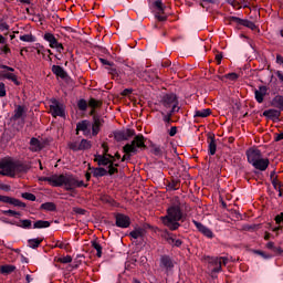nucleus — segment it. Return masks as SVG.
Instances as JSON below:
<instances>
[{"label":"nucleus","instance_id":"obj_1","mask_svg":"<svg viewBox=\"0 0 283 283\" xmlns=\"http://www.w3.org/2000/svg\"><path fill=\"white\" fill-rule=\"evenodd\" d=\"M51 187H64L67 191L77 189V187H87L83 180H77L72 175H52L44 178Z\"/></svg>","mask_w":283,"mask_h":283},{"label":"nucleus","instance_id":"obj_2","mask_svg":"<svg viewBox=\"0 0 283 283\" xmlns=\"http://www.w3.org/2000/svg\"><path fill=\"white\" fill-rule=\"evenodd\" d=\"M248 163L259 171H266L269 169V158L262 157V153L255 148H250L247 151Z\"/></svg>","mask_w":283,"mask_h":283},{"label":"nucleus","instance_id":"obj_3","mask_svg":"<svg viewBox=\"0 0 283 283\" xmlns=\"http://www.w3.org/2000/svg\"><path fill=\"white\" fill-rule=\"evenodd\" d=\"M182 218V212L180 211V207L172 206L168 208L167 216L161 217V220L165 224V227H168V229H171V231H176L178 227H180V220Z\"/></svg>","mask_w":283,"mask_h":283},{"label":"nucleus","instance_id":"obj_4","mask_svg":"<svg viewBox=\"0 0 283 283\" xmlns=\"http://www.w3.org/2000/svg\"><path fill=\"white\" fill-rule=\"evenodd\" d=\"M140 149H145V137L137 135L130 144L124 146V153L122 160H129L132 154H138Z\"/></svg>","mask_w":283,"mask_h":283},{"label":"nucleus","instance_id":"obj_5","mask_svg":"<svg viewBox=\"0 0 283 283\" xmlns=\"http://www.w3.org/2000/svg\"><path fill=\"white\" fill-rule=\"evenodd\" d=\"M104 149V155H97L95 156V163H98V165H108V174L113 176V174H116L118 169H116V166H114V156L107 154V145H102Z\"/></svg>","mask_w":283,"mask_h":283},{"label":"nucleus","instance_id":"obj_6","mask_svg":"<svg viewBox=\"0 0 283 283\" xmlns=\"http://www.w3.org/2000/svg\"><path fill=\"white\" fill-rule=\"evenodd\" d=\"M18 167L10 159H2L0 161V175L1 176H17Z\"/></svg>","mask_w":283,"mask_h":283},{"label":"nucleus","instance_id":"obj_7","mask_svg":"<svg viewBox=\"0 0 283 283\" xmlns=\"http://www.w3.org/2000/svg\"><path fill=\"white\" fill-rule=\"evenodd\" d=\"M206 262L211 273H220L222 264H227V258H211L207 256Z\"/></svg>","mask_w":283,"mask_h":283},{"label":"nucleus","instance_id":"obj_8","mask_svg":"<svg viewBox=\"0 0 283 283\" xmlns=\"http://www.w3.org/2000/svg\"><path fill=\"white\" fill-rule=\"evenodd\" d=\"M50 114L56 118V116H60L63 118L65 116V106L56 99H51L50 101Z\"/></svg>","mask_w":283,"mask_h":283},{"label":"nucleus","instance_id":"obj_9","mask_svg":"<svg viewBox=\"0 0 283 283\" xmlns=\"http://www.w3.org/2000/svg\"><path fill=\"white\" fill-rule=\"evenodd\" d=\"M2 70L0 72V78H7L8 81H12L15 85H19V80H17V74H14V69L10 66L2 65L0 66Z\"/></svg>","mask_w":283,"mask_h":283},{"label":"nucleus","instance_id":"obj_10","mask_svg":"<svg viewBox=\"0 0 283 283\" xmlns=\"http://www.w3.org/2000/svg\"><path fill=\"white\" fill-rule=\"evenodd\" d=\"M178 102L176 101V95H166L164 97L163 106L165 107V112H170V114H174Z\"/></svg>","mask_w":283,"mask_h":283},{"label":"nucleus","instance_id":"obj_11","mask_svg":"<svg viewBox=\"0 0 283 283\" xmlns=\"http://www.w3.org/2000/svg\"><path fill=\"white\" fill-rule=\"evenodd\" d=\"M44 41H48L49 46L52 48L53 50H56L57 52H63V44L59 43L54 34L45 33Z\"/></svg>","mask_w":283,"mask_h":283},{"label":"nucleus","instance_id":"obj_12","mask_svg":"<svg viewBox=\"0 0 283 283\" xmlns=\"http://www.w3.org/2000/svg\"><path fill=\"white\" fill-rule=\"evenodd\" d=\"M116 224L118 227H120L122 229H127V227H129V224H132V221H130L129 217H127L125 214H117L116 216Z\"/></svg>","mask_w":283,"mask_h":283},{"label":"nucleus","instance_id":"obj_13","mask_svg":"<svg viewBox=\"0 0 283 283\" xmlns=\"http://www.w3.org/2000/svg\"><path fill=\"white\" fill-rule=\"evenodd\" d=\"M0 202H4L6 205H13V207H25L23 202L19 201V199H14L8 196L0 195Z\"/></svg>","mask_w":283,"mask_h":283},{"label":"nucleus","instance_id":"obj_14","mask_svg":"<svg viewBox=\"0 0 283 283\" xmlns=\"http://www.w3.org/2000/svg\"><path fill=\"white\" fill-rule=\"evenodd\" d=\"M92 125L87 120H83L77 124L76 132H83L84 136H90Z\"/></svg>","mask_w":283,"mask_h":283},{"label":"nucleus","instance_id":"obj_15","mask_svg":"<svg viewBox=\"0 0 283 283\" xmlns=\"http://www.w3.org/2000/svg\"><path fill=\"white\" fill-rule=\"evenodd\" d=\"M195 227H197L198 231H200V233H202L203 235H206V238H213V232L205 227L202 223L198 222V221H193Z\"/></svg>","mask_w":283,"mask_h":283},{"label":"nucleus","instance_id":"obj_16","mask_svg":"<svg viewBox=\"0 0 283 283\" xmlns=\"http://www.w3.org/2000/svg\"><path fill=\"white\" fill-rule=\"evenodd\" d=\"M266 92H268L266 86H261V87H259V90H256V91L254 92V94H255V101H258L259 103H263L264 96H266Z\"/></svg>","mask_w":283,"mask_h":283},{"label":"nucleus","instance_id":"obj_17","mask_svg":"<svg viewBox=\"0 0 283 283\" xmlns=\"http://www.w3.org/2000/svg\"><path fill=\"white\" fill-rule=\"evenodd\" d=\"M27 112H28V108H25V106L18 105L14 109L13 118L15 120L19 118H23Z\"/></svg>","mask_w":283,"mask_h":283},{"label":"nucleus","instance_id":"obj_18","mask_svg":"<svg viewBox=\"0 0 283 283\" xmlns=\"http://www.w3.org/2000/svg\"><path fill=\"white\" fill-rule=\"evenodd\" d=\"M263 116L271 118L272 120H277L280 118V111L277 109H268L263 112Z\"/></svg>","mask_w":283,"mask_h":283},{"label":"nucleus","instance_id":"obj_19","mask_svg":"<svg viewBox=\"0 0 283 283\" xmlns=\"http://www.w3.org/2000/svg\"><path fill=\"white\" fill-rule=\"evenodd\" d=\"M101 125H102L101 118L94 117V123H93V126H92V135L93 136L98 135V133L101 132Z\"/></svg>","mask_w":283,"mask_h":283},{"label":"nucleus","instance_id":"obj_20","mask_svg":"<svg viewBox=\"0 0 283 283\" xmlns=\"http://www.w3.org/2000/svg\"><path fill=\"white\" fill-rule=\"evenodd\" d=\"M42 147L43 146L41 145V142H39V139L31 138V140H30V149H31V151H41Z\"/></svg>","mask_w":283,"mask_h":283},{"label":"nucleus","instance_id":"obj_21","mask_svg":"<svg viewBox=\"0 0 283 283\" xmlns=\"http://www.w3.org/2000/svg\"><path fill=\"white\" fill-rule=\"evenodd\" d=\"M207 116H211V109H209V108H203L201 111L195 112L196 118H207Z\"/></svg>","mask_w":283,"mask_h":283},{"label":"nucleus","instance_id":"obj_22","mask_svg":"<svg viewBox=\"0 0 283 283\" xmlns=\"http://www.w3.org/2000/svg\"><path fill=\"white\" fill-rule=\"evenodd\" d=\"M52 72L56 76H60V78H65V71L63 70V67H61L59 65H53L52 66Z\"/></svg>","mask_w":283,"mask_h":283},{"label":"nucleus","instance_id":"obj_23","mask_svg":"<svg viewBox=\"0 0 283 283\" xmlns=\"http://www.w3.org/2000/svg\"><path fill=\"white\" fill-rule=\"evenodd\" d=\"M33 49L36 51V54H41V56H43V59H45V54L48 52V49H45V46H43L41 43H36Z\"/></svg>","mask_w":283,"mask_h":283},{"label":"nucleus","instance_id":"obj_24","mask_svg":"<svg viewBox=\"0 0 283 283\" xmlns=\"http://www.w3.org/2000/svg\"><path fill=\"white\" fill-rule=\"evenodd\" d=\"M50 221L39 220L33 224V229H48Z\"/></svg>","mask_w":283,"mask_h":283},{"label":"nucleus","instance_id":"obj_25","mask_svg":"<svg viewBox=\"0 0 283 283\" xmlns=\"http://www.w3.org/2000/svg\"><path fill=\"white\" fill-rule=\"evenodd\" d=\"M92 148V142L87 139H82L80 142V151H83L85 149H91Z\"/></svg>","mask_w":283,"mask_h":283},{"label":"nucleus","instance_id":"obj_26","mask_svg":"<svg viewBox=\"0 0 283 283\" xmlns=\"http://www.w3.org/2000/svg\"><path fill=\"white\" fill-rule=\"evenodd\" d=\"M43 242V239H31L28 241L30 249H38V247Z\"/></svg>","mask_w":283,"mask_h":283},{"label":"nucleus","instance_id":"obj_27","mask_svg":"<svg viewBox=\"0 0 283 283\" xmlns=\"http://www.w3.org/2000/svg\"><path fill=\"white\" fill-rule=\"evenodd\" d=\"M20 41H23L24 43H34L36 39L32 34H24L20 36Z\"/></svg>","mask_w":283,"mask_h":283},{"label":"nucleus","instance_id":"obj_28","mask_svg":"<svg viewBox=\"0 0 283 283\" xmlns=\"http://www.w3.org/2000/svg\"><path fill=\"white\" fill-rule=\"evenodd\" d=\"M41 209H44V211H54L56 206L53 202H46L41 205Z\"/></svg>","mask_w":283,"mask_h":283},{"label":"nucleus","instance_id":"obj_29","mask_svg":"<svg viewBox=\"0 0 283 283\" xmlns=\"http://www.w3.org/2000/svg\"><path fill=\"white\" fill-rule=\"evenodd\" d=\"M92 247L93 249H95V251H97L96 253L97 258H101L103 255V248L101 247V244H98V242L96 241H93Z\"/></svg>","mask_w":283,"mask_h":283},{"label":"nucleus","instance_id":"obj_30","mask_svg":"<svg viewBox=\"0 0 283 283\" xmlns=\"http://www.w3.org/2000/svg\"><path fill=\"white\" fill-rule=\"evenodd\" d=\"M18 227H21L22 229H30L32 227V221L28 219L20 220Z\"/></svg>","mask_w":283,"mask_h":283},{"label":"nucleus","instance_id":"obj_31","mask_svg":"<svg viewBox=\"0 0 283 283\" xmlns=\"http://www.w3.org/2000/svg\"><path fill=\"white\" fill-rule=\"evenodd\" d=\"M105 174H107V170H105L104 168L93 169V176H95L96 178H98L101 176H105Z\"/></svg>","mask_w":283,"mask_h":283},{"label":"nucleus","instance_id":"obj_32","mask_svg":"<svg viewBox=\"0 0 283 283\" xmlns=\"http://www.w3.org/2000/svg\"><path fill=\"white\" fill-rule=\"evenodd\" d=\"M216 149H217L216 140L211 139L210 143H209V154L211 156L216 155Z\"/></svg>","mask_w":283,"mask_h":283},{"label":"nucleus","instance_id":"obj_33","mask_svg":"<svg viewBox=\"0 0 283 283\" xmlns=\"http://www.w3.org/2000/svg\"><path fill=\"white\" fill-rule=\"evenodd\" d=\"M69 147L73 151H81V142L71 143L69 144Z\"/></svg>","mask_w":283,"mask_h":283},{"label":"nucleus","instance_id":"obj_34","mask_svg":"<svg viewBox=\"0 0 283 283\" xmlns=\"http://www.w3.org/2000/svg\"><path fill=\"white\" fill-rule=\"evenodd\" d=\"M1 273H12V271H14V266L13 265H2L0 268Z\"/></svg>","mask_w":283,"mask_h":283},{"label":"nucleus","instance_id":"obj_35","mask_svg":"<svg viewBox=\"0 0 283 283\" xmlns=\"http://www.w3.org/2000/svg\"><path fill=\"white\" fill-rule=\"evenodd\" d=\"M241 25H244L245 28H249L250 30H255V23H253L249 20H243L241 22Z\"/></svg>","mask_w":283,"mask_h":283},{"label":"nucleus","instance_id":"obj_36","mask_svg":"<svg viewBox=\"0 0 283 283\" xmlns=\"http://www.w3.org/2000/svg\"><path fill=\"white\" fill-rule=\"evenodd\" d=\"M161 264L163 266H165L166 269H171V266H174V263H171V260L167 259V258H163L161 259Z\"/></svg>","mask_w":283,"mask_h":283},{"label":"nucleus","instance_id":"obj_37","mask_svg":"<svg viewBox=\"0 0 283 283\" xmlns=\"http://www.w3.org/2000/svg\"><path fill=\"white\" fill-rule=\"evenodd\" d=\"M143 237V230H134L130 232V238H134V240H138V238Z\"/></svg>","mask_w":283,"mask_h":283},{"label":"nucleus","instance_id":"obj_38","mask_svg":"<svg viewBox=\"0 0 283 283\" xmlns=\"http://www.w3.org/2000/svg\"><path fill=\"white\" fill-rule=\"evenodd\" d=\"M88 105L93 109H96V107H101L102 103L99 101L92 98V99H90Z\"/></svg>","mask_w":283,"mask_h":283},{"label":"nucleus","instance_id":"obj_39","mask_svg":"<svg viewBox=\"0 0 283 283\" xmlns=\"http://www.w3.org/2000/svg\"><path fill=\"white\" fill-rule=\"evenodd\" d=\"M22 198H24L25 200H30L31 202H34V200H36V197L33 193H30V192L23 193Z\"/></svg>","mask_w":283,"mask_h":283},{"label":"nucleus","instance_id":"obj_40","mask_svg":"<svg viewBox=\"0 0 283 283\" xmlns=\"http://www.w3.org/2000/svg\"><path fill=\"white\" fill-rule=\"evenodd\" d=\"M115 138H116V140H126L127 135H125V133H123V132H117V133H115Z\"/></svg>","mask_w":283,"mask_h":283},{"label":"nucleus","instance_id":"obj_41","mask_svg":"<svg viewBox=\"0 0 283 283\" xmlns=\"http://www.w3.org/2000/svg\"><path fill=\"white\" fill-rule=\"evenodd\" d=\"M242 1L244 0H227V3H229L233 8H238L242 3Z\"/></svg>","mask_w":283,"mask_h":283},{"label":"nucleus","instance_id":"obj_42","mask_svg":"<svg viewBox=\"0 0 283 283\" xmlns=\"http://www.w3.org/2000/svg\"><path fill=\"white\" fill-rule=\"evenodd\" d=\"M266 249H271L274 253H280V249L275 248V243H273V242H269L266 244Z\"/></svg>","mask_w":283,"mask_h":283},{"label":"nucleus","instance_id":"obj_43","mask_svg":"<svg viewBox=\"0 0 283 283\" xmlns=\"http://www.w3.org/2000/svg\"><path fill=\"white\" fill-rule=\"evenodd\" d=\"M60 262L62 264H70V262H72V256H70V255L62 256V258H60Z\"/></svg>","mask_w":283,"mask_h":283},{"label":"nucleus","instance_id":"obj_44","mask_svg":"<svg viewBox=\"0 0 283 283\" xmlns=\"http://www.w3.org/2000/svg\"><path fill=\"white\" fill-rule=\"evenodd\" d=\"M77 106L80 107V109L85 111V109H87V102L85 99H81L77 103Z\"/></svg>","mask_w":283,"mask_h":283},{"label":"nucleus","instance_id":"obj_45","mask_svg":"<svg viewBox=\"0 0 283 283\" xmlns=\"http://www.w3.org/2000/svg\"><path fill=\"white\" fill-rule=\"evenodd\" d=\"M155 6H156V8L159 10V12H164V11H165V7H163V1L157 0V1L155 2Z\"/></svg>","mask_w":283,"mask_h":283},{"label":"nucleus","instance_id":"obj_46","mask_svg":"<svg viewBox=\"0 0 283 283\" xmlns=\"http://www.w3.org/2000/svg\"><path fill=\"white\" fill-rule=\"evenodd\" d=\"M170 244H172L174 247H180V244H182V241L180 240H175L174 238H170Z\"/></svg>","mask_w":283,"mask_h":283},{"label":"nucleus","instance_id":"obj_47","mask_svg":"<svg viewBox=\"0 0 283 283\" xmlns=\"http://www.w3.org/2000/svg\"><path fill=\"white\" fill-rule=\"evenodd\" d=\"M230 21H231V23H238L239 25H242V19H240V18H237V17H232V18H230Z\"/></svg>","mask_w":283,"mask_h":283},{"label":"nucleus","instance_id":"obj_48","mask_svg":"<svg viewBox=\"0 0 283 283\" xmlns=\"http://www.w3.org/2000/svg\"><path fill=\"white\" fill-rule=\"evenodd\" d=\"M0 96H6V84H3L2 82H0Z\"/></svg>","mask_w":283,"mask_h":283},{"label":"nucleus","instance_id":"obj_49","mask_svg":"<svg viewBox=\"0 0 283 283\" xmlns=\"http://www.w3.org/2000/svg\"><path fill=\"white\" fill-rule=\"evenodd\" d=\"M6 216H21V213L14 211V210H6L3 212Z\"/></svg>","mask_w":283,"mask_h":283},{"label":"nucleus","instance_id":"obj_50","mask_svg":"<svg viewBox=\"0 0 283 283\" xmlns=\"http://www.w3.org/2000/svg\"><path fill=\"white\" fill-rule=\"evenodd\" d=\"M167 115L164 117L165 123H169L171 120V112L169 111H164Z\"/></svg>","mask_w":283,"mask_h":283},{"label":"nucleus","instance_id":"obj_51","mask_svg":"<svg viewBox=\"0 0 283 283\" xmlns=\"http://www.w3.org/2000/svg\"><path fill=\"white\" fill-rule=\"evenodd\" d=\"M275 222H276V224H280L283 222V212H281L280 214H277L275 217Z\"/></svg>","mask_w":283,"mask_h":283},{"label":"nucleus","instance_id":"obj_52","mask_svg":"<svg viewBox=\"0 0 283 283\" xmlns=\"http://www.w3.org/2000/svg\"><path fill=\"white\" fill-rule=\"evenodd\" d=\"M1 52H3V54H10V46H8V44H6L4 46L0 48Z\"/></svg>","mask_w":283,"mask_h":283},{"label":"nucleus","instance_id":"obj_53","mask_svg":"<svg viewBox=\"0 0 283 283\" xmlns=\"http://www.w3.org/2000/svg\"><path fill=\"white\" fill-rule=\"evenodd\" d=\"M227 78H229L230 81H235L238 78V74L230 73V74L227 75Z\"/></svg>","mask_w":283,"mask_h":283},{"label":"nucleus","instance_id":"obj_54","mask_svg":"<svg viewBox=\"0 0 283 283\" xmlns=\"http://www.w3.org/2000/svg\"><path fill=\"white\" fill-rule=\"evenodd\" d=\"M6 30H10V27L7 23L0 24V32H6Z\"/></svg>","mask_w":283,"mask_h":283},{"label":"nucleus","instance_id":"obj_55","mask_svg":"<svg viewBox=\"0 0 283 283\" xmlns=\"http://www.w3.org/2000/svg\"><path fill=\"white\" fill-rule=\"evenodd\" d=\"M216 61H217V64L220 65L222 63V53H218L216 55Z\"/></svg>","mask_w":283,"mask_h":283},{"label":"nucleus","instance_id":"obj_56","mask_svg":"<svg viewBox=\"0 0 283 283\" xmlns=\"http://www.w3.org/2000/svg\"><path fill=\"white\" fill-rule=\"evenodd\" d=\"M56 247H57L59 249H67V243L57 242V243H56Z\"/></svg>","mask_w":283,"mask_h":283},{"label":"nucleus","instance_id":"obj_57","mask_svg":"<svg viewBox=\"0 0 283 283\" xmlns=\"http://www.w3.org/2000/svg\"><path fill=\"white\" fill-rule=\"evenodd\" d=\"M259 255H261L262 258H264L265 260H269L271 258V254H265L264 252H256Z\"/></svg>","mask_w":283,"mask_h":283},{"label":"nucleus","instance_id":"obj_58","mask_svg":"<svg viewBox=\"0 0 283 283\" xmlns=\"http://www.w3.org/2000/svg\"><path fill=\"white\" fill-rule=\"evenodd\" d=\"M130 93H132V88H126L122 92V96H129Z\"/></svg>","mask_w":283,"mask_h":283},{"label":"nucleus","instance_id":"obj_59","mask_svg":"<svg viewBox=\"0 0 283 283\" xmlns=\"http://www.w3.org/2000/svg\"><path fill=\"white\" fill-rule=\"evenodd\" d=\"M178 129L176 127H171L169 130V136H174L175 134H177Z\"/></svg>","mask_w":283,"mask_h":283},{"label":"nucleus","instance_id":"obj_60","mask_svg":"<svg viewBox=\"0 0 283 283\" xmlns=\"http://www.w3.org/2000/svg\"><path fill=\"white\" fill-rule=\"evenodd\" d=\"M202 1H203V3H201L202 8H207V6H209V3L212 2L211 0H202Z\"/></svg>","mask_w":283,"mask_h":283},{"label":"nucleus","instance_id":"obj_61","mask_svg":"<svg viewBox=\"0 0 283 283\" xmlns=\"http://www.w3.org/2000/svg\"><path fill=\"white\" fill-rule=\"evenodd\" d=\"M99 61L103 65H112V63L105 59H99Z\"/></svg>","mask_w":283,"mask_h":283},{"label":"nucleus","instance_id":"obj_62","mask_svg":"<svg viewBox=\"0 0 283 283\" xmlns=\"http://www.w3.org/2000/svg\"><path fill=\"white\" fill-rule=\"evenodd\" d=\"M275 101L276 103H280V105H283V96H276Z\"/></svg>","mask_w":283,"mask_h":283},{"label":"nucleus","instance_id":"obj_63","mask_svg":"<svg viewBox=\"0 0 283 283\" xmlns=\"http://www.w3.org/2000/svg\"><path fill=\"white\" fill-rule=\"evenodd\" d=\"M158 21H165L167 19V17L165 15H156Z\"/></svg>","mask_w":283,"mask_h":283},{"label":"nucleus","instance_id":"obj_64","mask_svg":"<svg viewBox=\"0 0 283 283\" xmlns=\"http://www.w3.org/2000/svg\"><path fill=\"white\" fill-rule=\"evenodd\" d=\"M275 140H283V133L279 134V135L275 137Z\"/></svg>","mask_w":283,"mask_h":283}]
</instances>
